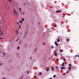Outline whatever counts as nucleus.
<instances>
[{
    "instance_id": "f257e3e1",
    "label": "nucleus",
    "mask_w": 79,
    "mask_h": 79,
    "mask_svg": "<svg viewBox=\"0 0 79 79\" xmlns=\"http://www.w3.org/2000/svg\"><path fill=\"white\" fill-rule=\"evenodd\" d=\"M0 25V34L1 35H3V32H2V30L3 31H4V28L5 27V23L4 21H1V22Z\"/></svg>"
},
{
    "instance_id": "f03ea898",
    "label": "nucleus",
    "mask_w": 79,
    "mask_h": 79,
    "mask_svg": "<svg viewBox=\"0 0 79 79\" xmlns=\"http://www.w3.org/2000/svg\"><path fill=\"white\" fill-rule=\"evenodd\" d=\"M4 18H7V17H8V16L5 14L3 16Z\"/></svg>"
},
{
    "instance_id": "7ed1b4c3",
    "label": "nucleus",
    "mask_w": 79,
    "mask_h": 79,
    "mask_svg": "<svg viewBox=\"0 0 79 79\" xmlns=\"http://www.w3.org/2000/svg\"><path fill=\"white\" fill-rule=\"evenodd\" d=\"M66 69V68H65V67H62L61 69L62 70L63 69Z\"/></svg>"
},
{
    "instance_id": "20e7f679",
    "label": "nucleus",
    "mask_w": 79,
    "mask_h": 79,
    "mask_svg": "<svg viewBox=\"0 0 79 79\" xmlns=\"http://www.w3.org/2000/svg\"><path fill=\"white\" fill-rule=\"evenodd\" d=\"M13 11H14V14H16V13H17V12H16V10H15V9H14Z\"/></svg>"
},
{
    "instance_id": "39448f33",
    "label": "nucleus",
    "mask_w": 79,
    "mask_h": 79,
    "mask_svg": "<svg viewBox=\"0 0 79 79\" xmlns=\"http://www.w3.org/2000/svg\"><path fill=\"white\" fill-rule=\"evenodd\" d=\"M55 44L56 46H58V44H57V42H55Z\"/></svg>"
},
{
    "instance_id": "423d86ee",
    "label": "nucleus",
    "mask_w": 79,
    "mask_h": 79,
    "mask_svg": "<svg viewBox=\"0 0 79 79\" xmlns=\"http://www.w3.org/2000/svg\"><path fill=\"white\" fill-rule=\"evenodd\" d=\"M71 67H69L68 68V69H69V71H71Z\"/></svg>"
},
{
    "instance_id": "0eeeda50",
    "label": "nucleus",
    "mask_w": 79,
    "mask_h": 79,
    "mask_svg": "<svg viewBox=\"0 0 79 79\" xmlns=\"http://www.w3.org/2000/svg\"><path fill=\"white\" fill-rule=\"evenodd\" d=\"M62 65L63 66H64V63L63 62V63H62Z\"/></svg>"
},
{
    "instance_id": "6e6552de",
    "label": "nucleus",
    "mask_w": 79,
    "mask_h": 79,
    "mask_svg": "<svg viewBox=\"0 0 79 79\" xmlns=\"http://www.w3.org/2000/svg\"><path fill=\"white\" fill-rule=\"evenodd\" d=\"M8 1L11 3V2H12V0H8Z\"/></svg>"
},
{
    "instance_id": "1a4fd4ad",
    "label": "nucleus",
    "mask_w": 79,
    "mask_h": 79,
    "mask_svg": "<svg viewBox=\"0 0 79 79\" xmlns=\"http://www.w3.org/2000/svg\"><path fill=\"white\" fill-rule=\"evenodd\" d=\"M15 16H18V13L14 14Z\"/></svg>"
},
{
    "instance_id": "9d476101",
    "label": "nucleus",
    "mask_w": 79,
    "mask_h": 79,
    "mask_svg": "<svg viewBox=\"0 0 79 79\" xmlns=\"http://www.w3.org/2000/svg\"><path fill=\"white\" fill-rule=\"evenodd\" d=\"M52 71H53L54 70V68L53 67L51 68Z\"/></svg>"
},
{
    "instance_id": "9b49d317",
    "label": "nucleus",
    "mask_w": 79,
    "mask_h": 79,
    "mask_svg": "<svg viewBox=\"0 0 79 79\" xmlns=\"http://www.w3.org/2000/svg\"><path fill=\"white\" fill-rule=\"evenodd\" d=\"M23 76H22L21 77H20L19 79H23Z\"/></svg>"
},
{
    "instance_id": "f8f14e48",
    "label": "nucleus",
    "mask_w": 79,
    "mask_h": 79,
    "mask_svg": "<svg viewBox=\"0 0 79 79\" xmlns=\"http://www.w3.org/2000/svg\"><path fill=\"white\" fill-rule=\"evenodd\" d=\"M22 20L23 21H24V18H23L22 19Z\"/></svg>"
},
{
    "instance_id": "ddd939ff",
    "label": "nucleus",
    "mask_w": 79,
    "mask_h": 79,
    "mask_svg": "<svg viewBox=\"0 0 79 79\" xmlns=\"http://www.w3.org/2000/svg\"><path fill=\"white\" fill-rule=\"evenodd\" d=\"M60 52H63V50H61V49H60Z\"/></svg>"
},
{
    "instance_id": "4468645a",
    "label": "nucleus",
    "mask_w": 79,
    "mask_h": 79,
    "mask_svg": "<svg viewBox=\"0 0 79 79\" xmlns=\"http://www.w3.org/2000/svg\"><path fill=\"white\" fill-rule=\"evenodd\" d=\"M60 39H58V40H57V42H60Z\"/></svg>"
},
{
    "instance_id": "2eb2a0df",
    "label": "nucleus",
    "mask_w": 79,
    "mask_h": 79,
    "mask_svg": "<svg viewBox=\"0 0 79 79\" xmlns=\"http://www.w3.org/2000/svg\"><path fill=\"white\" fill-rule=\"evenodd\" d=\"M59 11L58 10H57L56 11V13H58Z\"/></svg>"
},
{
    "instance_id": "dca6fc26",
    "label": "nucleus",
    "mask_w": 79,
    "mask_h": 79,
    "mask_svg": "<svg viewBox=\"0 0 79 79\" xmlns=\"http://www.w3.org/2000/svg\"><path fill=\"white\" fill-rule=\"evenodd\" d=\"M43 45H45V43L44 42L43 43Z\"/></svg>"
},
{
    "instance_id": "f3484780",
    "label": "nucleus",
    "mask_w": 79,
    "mask_h": 79,
    "mask_svg": "<svg viewBox=\"0 0 79 79\" xmlns=\"http://www.w3.org/2000/svg\"><path fill=\"white\" fill-rule=\"evenodd\" d=\"M19 29L21 28V25H19Z\"/></svg>"
},
{
    "instance_id": "a211bd4d",
    "label": "nucleus",
    "mask_w": 79,
    "mask_h": 79,
    "mask_svg": "<svg viewBox=\"0 0 79 79\" xmlns=\"http://www.w3.org/2000/svg\"><path fill=\"white\" fill-rule=\"evenodd\" d=\"M56 69H58V67L57 66H56Z\"/></svg>"
},
{
    "instance_id": "6ab92c4d",
    "label": "nucleus",
    "mask_w": 79,
    "mask_h": 79,
    "mask_svg": "<svg viewBox=\"0 0 79 79\" xmlns=\"http://www.w3.org/2000/svg\"><path fill=\"white\" fill-rule=\"evenodd\" d=\"M67 74H68V73H69V71L68 70L66 72Z\"/></svg>"
},
{
    "instance_id": "aec40b11",
    "label": "nucleus",
    "mask_w": 79,
    "mask_h": 79,
    "mask_svg": "<svg viewBox=\"0 0 79 79\" xmlns=\"http://www.w3.org/2000/svg\"><path fill=\"white\" fill-rule=\"evenodd\" d=\"M17 48L18 50H19V47L18 46L17 47Z\"/></svg>"
},
{
    "instance_id": "412c9836",
    "label": "nucleus",
    "mask_w": 79,
    "mask_h": 79,
    "mask_svg": "<svg viewBox=\"0 0 79 79\" xmlns=\"http://www.w3.org/2000/svg\"><path fill=\"white\" fill-rule=\"evenodd\" d=\"M37 50V48H35V49L34 50H35V51H36V50Z\"/></svg>"
},
{
    "instance_id": "4be33fe9",
    "label": "nucleus",
    "mask_w": 79,
    "mask_h": 79,
    "mask_svg": "<svg viewBox=\"0 0 79 79\" xmlns=\"http://www.w3.org/2000/svg\"><path fill=\"white\" fill-rule=\"evenodd\" d=\"M19 23H22V21H21V20H20Z\"/></svg>"
},
{
    "instance_id": "5701e85b",
    "label": "nucleus",
    "mask_w": 79,
    "mask_h": 79,
    "mask_svg": "<svg viewBox=\"0 0 79 79\" xmlns=\"http://www.w3.org/2000/svg\"><path fill=\"white\" fill-rule=\"evenodd\" d=\"M39 75H41L42 74V73H39Z\"/></svg>"
},
{
    "instance_id": "b1692460",
    "label": "nucleus",
    "mask_w": 79,
    "mask_h": 79,
    "mask_svg": "<svg viewBox=\"0 0 79 79\" xmlns=\"http://www.w3.org/2000/svg\"><path fill=\"white\" fill-rule=\"evenodd\" d=\"M54 55L55 56H57V54H56V53Z\"/></svg>"
},
{
    "instance_id": "393cba45",
    "label": "nucleus",
    "mask_w": 79,
    "mask_h": 79,
    "mask_svg": "<svg viewBox=\"0 0 79 79\" xmlns=\"http://www.w3.org/2000/svg\"><path fill=\"white\" fill-rule=\"evenodd\" d=\"M53 77H56V75H54Z\"/></svg>"
},
{
    "instance_id": "a878e982",
    "label": "nucleus",
    "mask_w": 79,
    "mask_h": 79,
    "mask_svg": "<svg viewBox=\"0 0 79 79\" xmlns=\"http://www.w3.org/2000/svg\"><path fill=\"white\" fill-rule=\"evenodd\" d=\"M69 66H71V64H69Z\"/></svg>"
},
{
    "instance_id": "bb28decb",
    "label": "nucleus",
    "mask_w": 79,
    "mask_h": 79,
    "mask_svg": "<svg viewBox=\"0 0 79 79\" xmlns=\"http://www.w3.org/2000/svg\"><path fill=\"white\" fill-rule=\"evenodd\" d=\"M3 64V63H2L1 64H0V66H2Z\"/></svg>"
},
{
    "instance_id": "cd10ccee",
    "label": "nucleus",
    "mask_w": 79,
    "mask_h": 79,
    "mask_svg": "<svg viewBox=\"0 0 79 79\" xmlns=\"http://www.w3.org/2000/svg\"><path fill=\"white\" fill-rule=\"evenodd\" d=\"M69 39H67L66 40V41H69Z\"/></svg>"
},
{
    "instance_id": "c85d7f7f",
    "label": "nucleus",
    "mask_w": 79,
    "mask_h": 79,
    "mask_svg": "<svg viewBox=\"0 0 79 79\" xmlns=\"http://www.w3.org/2000/svg\"><path fill=\"white\" fill-rule=\"evenodd\" d=\"M48 70H49L48 69H46V71H48Z\"/></svg>"
},
{
    "instance_id": "c756f323",
    "label": "nucleus",
    "mask_w": 79,
    "mask_h": 79,
    "mask_svg": "<svg viewBox=\"0 0 79 79\" xmlns=\"http://www.w3.org/2000/svg\"><path fill=\"white\" fill-rule=\"evenodd\" d=\"M27 74H29V71H27Z\"/></svg>"
},
{
    "instance_id": "7c9ffc66",
    "label": "nucleus",
    "mask_w": 79,
    "mask_h": 79,
    "mask_svg": "<svg viewBox=\"0 0 79 79\" xmlns=\"http://www.w3.org/2000/svg\"><path fill=\"white\" fill-rule=\"evenodd\" d=\"M54 27H56V25H55L54 26Z\"/></svg>"
},
{
    "instance_id": "2f4dec72",
    "label": "nucleus",
    "mask_w": 79,
    "mask_h": 79,
    "mask_svg": "<svg viewBox=\"0 0 79 79\" xmlns=\"http://www.w3.org/2000/svg\"><path fill=\"white\" fill-rule=\"evenodd\" d=\"M66 61V59H64V61Z\"/></svg>"
},
{
    "instance_id": "473e14b6",
    "label": "nucleus",
    "mask_w": 79,
    "mask_h": 79,
    "mask_svg": "<svg viewBox=\"0 0 79 79\" xmlns=\"http://www.w3.org/2000/svg\"><path fill=\"white\" fill-rule=\"evenodd\" d=\"M17 24H18V25H19V23H18V22H17Z\"/></svg>"
},
{
    "instance_id": "72a5a7b5",
    "label": "nucleus",
    "mask_w": 79,
    "mask_h": 79,
    "mask_svg": "<svg viewBox=\"0 0 79 79\" xmlns=\"http://www.w3.org/2000/svg\"><path fill=\"white\" fill-rule=\"evenodd\" d=\"M16 33H17V34H18V31H16Z\"/></svg>"
},
{
    "instance_id": "f704fd0d",
    "label": "nucleus",
    "mask_w": 79,
    "mask_h": 79,
    "mask_svg": "<svg viewBox=\"0 0 79 79\" xmlns=\"http://www.w3.org/2000/svg\"><path fill=\"white\" fill-rule=\"evenodd\" d=\"M53 47H54L53 46L51 47V48H53Z\"/></svg>"
},
{
    "instance_id": "c9c22d12",
    "label": "nucleus",
    "mask_w": 79,
    "mask_h": 79,
    "mask_svg": "<svg viewBox=\"0 0 79 79\" xmlns=\"http://www.w3.org/2000/svg\"><path fill=\"white\" fill-rule=\"evenodd\" d=\"M5 52L4 51V53H3L4 55H5Z\"/></svg>"
},
{
    "instance_id": "e433bc0d",
    "label": "nucleus",
    "mask_w": 79,
    "mask_h": 79,
    "mask_svg": "<svg viewBox=\"0 0 79 79\" xmlns=\"http://www.w3.org/2000/svg\"><path fill=\"white\" fill-rule=\"evenodd\" d=\"M19 40V38L16 40V41H18Z\"/></svg>"
},
{
    "instance_id": "4c0bfd02",
    "label": "nucleus",
    "mask_w": 79,
    "mask_h": 79,
    "mask_svg": "<svg viewBox=\"0 0 79 79\" xmlns=\"http://www.w3.org/2000/svg\"><path fill=\"white\" fill-rule=\"evenodd\" d=\"M22 14H23V15H24V12H23Z\"/></svg>"
},
{
    "instance_id": "58836bf2",
    "label": "nucleus",
    "mask_w": 79,
    "mask_h": 79,
    "mask_svg": "<svg viewBox=\"0 0 79 79\" xmlns=\"http://www.w3.org/2000/svg\"><path fill=\"white\" fill-rule=\"evenodd\" d=\"M3 39V37H0V39Z\"/></svg>"
},
{
    "instance_id": "ea45409f",
    "label": "nucleus",
    "mask_w": 79,
    "mask_h": 79,
    "mask_svg": "<svg viewBox=\"0 0 79 79\" xmlns=\"http://www.w3.org/2000/svg\"><path fill=\"white\" fill-rule=\"evenodd\" d=\"M59 13H61V10H59Z\"/></svg>"
},
{
    "instance_id": "a19ab883",
    "label": "nucleus",
    "mask_w": 79,
    "mask_h": 79,
    "mask_svg": "<svg viewBox=\"0 0 79 79\" xmlns=\"http://www.w3.org/2000/svg\"><path fill=\"white\" fill-rule=\"evenodd\" d=\"M31 59H32V57H31L30 58V60H31Z\"/></svg>"
},
{
    "instance_id": "79ce46f5",
    "label": "nucleus",
    "mask_w": 79,
    "mask_h": 79,
    "mask_svg": "<svg viewBox=\"0 0 79 79\" xmlns=\"http://www.w3.org/2000/svg\"><path fill=\"white\" fill-rule=\"evenodd\" d=\"M19 10H20V11L21 10V8H19Z\"/></svg>"
},
{
    "instance_id": "37998d69",
    "label": "nucleus",
    "mask_w": 79,
    "mask_h": 79,
    "mask_svg": "<svg viewBox=\"0 0 79 79\" xmlns=\"http://www.w3.org/2000/svg\"><path fill=\"white\" fill-rule=\"evenodd\" d=\"M35 78H37V76H35Z\"/></svg>"
},
{
    "instance_id": "c03bdc74",
    "label": "nucleus",
    "mask_w": 79,
    "mask_h": 79,
    "mask_svg": "<svg viewBox=\"0 0 79 79\" xmlns=\"http://www.w3.org/2000/svg\"><path fill=\"white\" fill-rule=\"evenodd\" d=\"M77 55H76L75 56V57H77Z\"/></svg>"
},
{
    "instance_id": "a18cd8bd",
    "label": "nucleus",
    "mask_w": 79,
    "mask_h": 79,
    "mask_svg": "<svg viewBox=\"0 0 79 79\" xmlns=\"http://www.w3.org/2000/svg\"><path fill=\"white\" fill-rule=\"evenodd\" d=\"M21 44V42H19V44Z\"/></svg>"
},
{
    "instance_id": "49530a36",
    "label": "nucleus",
    "mask_w": 79,
    "mask_h": 79,
    "mask_svg": "<svg viewBox=\"0 0 79 79\" xmlns=\"http://www.w3.org/2000/svg\"><path fill=\"white\" fill-rule=\"evenodd\" d=\"M55 50V51H57V49H56Z\"/></svg>"
},
{
    "instance_id": "de8ad7c7",
    "label": "nucleus",
    "mask_w": 79,
    "mask_h": 79,
    "mask_svg": "<svg viewBox=\"0 0 79 79\" xmlns=\"http://www.w3.org/2000/svg\"><path fill=\"white\" fill-rule=\"evenodd\" d=\"M58 38H59V39H60V37L58 36Z\"/></svg>"
},
{
    "instance_id": "09e8293b",
    "label": "nucleus",
    "mask_w": 79,
    "mask_h": 79,
    "mask_svg": "<svg viewBox=\"0 0 79 79\" xmlns=\"http://www.w3.org/2000/svg\"><path fill=\"white\" fill-rule=\"evenodd\" d=\"M27 32H26V33L25 34V35H26V34H27Z\"/></svg>"
},
{
    "instance_id": "8fccbe9b",
    "label": "nucleus",
    "mask_w": 79,
    "mask_h": 79,
    "mask_svg": "<svg viewBox=\"0 0 79 79\" xmlns=\"http://www.w3.org/2000/svg\"><path fill=\"white\" fill-rule=\"evenodd\" d=\"M2 79H6L5 78H3Z\"/></svg>"
},
{
    "instance_id": "3c124183",
    "label": "nucleus",
    "mask_w": 79,
    "mask_h": 79,
    "mask_svg": "<svg viewBox=\"0 0 79 79\" xmlns=\"http://www.w3.org/2000/svg\"><path fill=\"white\" fill-rule=\"evenodd\" d=\"M63 18H64V16H63Z\"/></svg>"
},
{
    "instance_id": "603ef678",
    "label": "nucleus",
    "mask_w": 79,
    "mask_h": 79,
    "mask_svg": "<svg viewBox=\"0 0 79 79\" xmlns=\"http://www.w3.org/2000/svg\"><path fill=\"white\" fill-rule=\"evenodd\" d=\"M78 56V57H79V55H78V56Z\"/></svg>"
},
{
    "instance_id": "864d4df0",
    "label": "nucleus",
    "mask_w": 79,
    "mask_h": 79,
    "mask_svg": "<svg viewBox=\"0 0 79 79\" xmlns=\"http://www.w3.org/2000/svg\"><path fill=\"white\" fill-rule=\"evenodd\" d=\"M50 79H52V78H50Z\"/></svg>"
},
{
    "instance_id": "5fc2aeb1",
    "label": "nucleus",
    "mask_w": 79,
    "mask_h": 79,
    "mask_svg": "<svg viewBox=\"0 0 79 79\" xmlns=\"http://www.w3.org/2000/svg\"><path fill=\"white\" fill-rule=\"evenodd\" d=\"M50 32H52V31H50Z\"/></svg>"
},
{
    "instance_id": "6e6d98bb",
    "label": "nucleus",
    "mask_w": 79,
    "mask_h": 79,
    "mask_svg": "<svg viewBox=\"0 0 79 79\" xmlns=\"http://www.w3.org/2000/svg\"><path fill=\"white\" fill-rule=\"evenodd\" d=\"M20 12L21 13V10H20Z\"/></svg>"
},
{
    "instance_id": "4d7b16f0",
    "label": "nucleus",
    "mask_w": 79,
    "mask_h": 79,
    "mask_svg": "<svg viewBox=\"0 0 79 79\" xmlns=\"http://www.w3.org/2000/svg\"><path fill=\"white\" fill-rule=\"evenodd\" d=\"M27 45L26 44H25V46H26Z\"/></svg>"
},
{
    "instance_id": "13d9d810",
    "label": "nucleus",
    "mask_w": 79,
    "mask_h": 79,
    "mask_svg": "<svg viewBox=\"0 0 79 79\" xmlns=\"http://www.w3.org/2000/svg\"><path fill=\"white\" fill-rule=\"evenodd\" d=\"M38 24H39V23H38Z\"/></svg>"
},
{
    "instance_id": "bf43d9fd",
    "label": "nucleus",
    "mask_w": 79,
    "mask_h": 79,
    "mask_svg": "<svg viewBox=\"0 0 79 79\" xmlns=\"http://www.w3.org/2000/svg\"><path fill=\"white\" fill-rule=\"evenodd\" d=\"M25 37H26V36H25V37H24V38H25Z\"/></svg>"
},
{
    "instance_id": "052dcab7",
    "label": "nucleus",
    "mask_w": 79,
    "mask_h": 79,
    "mask_svg": "<svg viewBox=\"0 0 79 79\" xmlns=\"http://www.w3.org/2000/svg\"><path fill=\"white\" fill-rule=\"evenodd\" d=\"M10 62H11V61H10Z\"/></svg>"
},
{
    "instance_id": "680f3d73",
    "label": "nucleus",
    "mask_w": 79,
    "mask_h": 79,
    "mask_svg": "<svg viewBox=\"0 0 79 79\" xmlns=\"http://www.w3.org/2000/svg\"><path fill=\"white\" fill-rule=\"evenodd\" d=\"M1 63V62H0V63Z\"/></svg>"
},
{
    "instance_id": "e2e57ef3",
    "label": "nucleus",
    "mask_w": 79,
    "mask_h": 79,
    "mask_svg": "<svg viewBox=\"0 0 79 79\" xmlns=\"http://www.w3.org/2000/svg\"><path fill=\"white\" fill-rule=\"evenodd\" d=\"M20 34H21V33H20Z\"/></svg>"
},
{
    "instance_id": "0e129e2a",
    "label": "nucleus",
    "mask_w": 79,
    "mask_h": 79,
    "mask_svg": "<svg viewBox=\"0 0 79 79\" xmlns=\"http://www.w3.org/2000/svg\"><path fill=\"white\" fill-rule=\"evenodd\" d=\"M38 76H39V75H38Z\"/></svg>"
},
{
    "instance_id": "69168bd1",
    "label": "nucleus",
    "mask_w": 79,
    "mask_h": 79,
    "mask_svg": "<svg viewBox=\"0 0 79 79\" xmlns=\"http://www.w3.org/2000/svg\"><path fill=\"white\" fill-rule=\"evenodd\" d=\"M49 10H50V9H49Z\"/></svg>"
}]
</instances>
